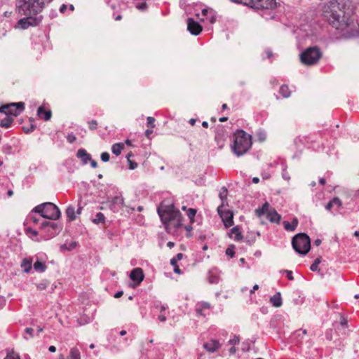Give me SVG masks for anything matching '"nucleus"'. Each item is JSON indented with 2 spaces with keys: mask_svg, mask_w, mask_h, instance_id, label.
<instances>
[{
  "mask_svg": "<svg viewBox=\"0 0 359 359\" xmlns=\"http://www.w3.org/2000/svg\"><path fill=\"white\" fill-rule=\"evenodd\" d=\"M196 212H197V210L195 208H188L187 209V215L188 216L191 224H193L194 222Z\"/></svg>",
  "mask_w": 359,
  "mask_h": 359,
  "instance_id": "37",
  "label": "nucleus"
},
{
  "mask_svg": "<svg viewBox=\"0 0 359 359\" xmlns=\"http://www.w3.org/2000/svg\"><path fill=\"white\" fill-rule=\"evenodd\" d=\"M34 211L41 214L43 219L55 220L60 218V211L53 203H43L34 207Z\"/></svg>",
  "mask_w": 359,
  "mask_h": 359,
  "instance_id": "7",
  "label": "nucleus"
},
{
  "mask_svg": "<svg viewBox=\"0 0 359 359\" xmlns=\"http://www.w3.org/2000/svg\"><path fill=\"white\" fill-rule=\"evenodd\" d=\"M227 135L224 126L218 125L215 129V141L219 149H222L226 140Z\"/></svg>",
  "mask_w": 359,
  "mask_h": 359,
  "instance_id": "13",
  "label": "nucleus"
},
{
  "mask_svg": "<svg viewBox=\"0 0 359 359\" xmlns=\"http://www.w3.org/2000/svg\"><path fill=\"white\" fill-rule=\"evenodd\" d=\"M30 124L28 126H24L22 127V130L25 133H29L31 132H33L36 126L34 124V118H29Z\"/></svg>",
  "mask_w": 359,
  "mask_h": 359,
  "instance_id": "36",
  "label": "nucleus"
},
{
  "mask_svg": "<svg viewBox=\"0 0 359 359\" xmlns=\"http://www.w3.org/2000/svg\"><path fill=\"white\" fill-rule=\"evenodd\" d=\"M234 141L231 147L233 152L241 156L247 153L252 147V137L243 130H238L234 133Z\"/></svg>",
  "mask_w": 359,
  "mask_h": 359,
  "instance_id": "4",
  "label": "nucleus"
},
{
  "mask_svg": "<svg viewBox=\"0 0 359 359\" xmlns=\"http://www.w3.org/2000/svg\"><path fill=\"white\" fill-rule=\"evenodd\" d=\"M331 202L334 206H337V208H340L342 205L341 201L338 197H334L331 200Z\"/></svg>",
  "mask_w": 359,
  "mask_h": 359,
  "instance_id": "45",
  "label": "nucleus"
},
{
  "mask_svg": "<svg viewBox=\"0 0 359 359\" xmlns=\"http://www.w3.org/2000/svg\"><path fill=\"white\" fill-rule=\"evenodd\" d=\"M269 203H265L261 208L257 209L256 212H257V215L261 216L265 213L267 214V212L269 211Z\"/></svg>",
  "mask_w": 359,
  "mask_h": 359,
  "instance_id": "38",
  "label": "nucleus"
},
{
  "mask_svg": "<svg viewBox=\"0 0 359 359\" xmlns=\"http://www.w3.org/2000/svg\"><path fill=\"white\" fill-rule=\"evenodd\" d=\"M123 205V198L121 196H116L114 197L110 203V209L116 212H118Z\"/></svg>",
  "mask_w": 359,
  "mask_h": 359,
  "instance_id": "17",
  "label": "nucleus"
},
{
  "mask_svg": "<svg viewBox=\"0 0 359 359\" xmlns=\"http://www.w3.org/2000/svg\"><path fill=\"white\" fill-rule=\"evenodd\" d=\"M158 318L161 322H165L166 320V316H165V314H163L162 313H161V314L158 316Z\"/></svg>",
  "mask_w": 359,
  "mask_h": 359,
  "instance_id": "64",
  "label": "nucleus"
},
{
  "mask_svg": "<svg viewBox=\"0 0 359 359\" xmlns=\"http://www.w3.org/2000/svg\"><path fill=\"white\" fill-rule=\"evenodd\" d=\"M13 121V118L10 116H7L4 118H3L0 122V126L2 128H8L11 126V124Z\"/></svg>",
  "mask_w": 359,
  "mask_h": 359,
  "instance_id": "33",
  "label": "nucleus"
},
{
  "mask_svg": "<svg viewBox=\"0 0 359 359\" xmlns=\"http://www.w3.org/2000/svg\"><path fill=\"white\" fill-rule=\"evenodd\" d=\"M221 346L218 340L211 339L203 344V348L209 353H214L220 348Z\"/></svg>",
  "mask_w": 359,
  "mask_h": 359,
  "instance_id": "19",
  "label": "nucleus"
},
{
  "mask_svg": "<svg viewBox=\"0 0 359 359\" xmlns=\"http://www.w3.org/2000/svg\"><path fill=\"white\" fill-rule=\"evenodd\" d=\"M4 359H20V358L18 353L15 352L13 350H11L7 352L6 356Z\"/></svg>",
  "mask_w": 359,
  "mask_h": 359,
  "instance_id": "40",
  "label": "nucleus"
},
{
  "mask_svg": "<svg viewBox=\"0 0 359 359\" xmlns=\"http://www.w3.org/2000/svg\"><path fill=\"white\" fill-rule=\"evenodd\" d=\"M219 198L223 201L224 200L226 199L227 196V189L226 187H223L222 189V191L219 192Z\"/></svg>",
  "mask_w": 359,
  "mask_h": 359,
  "instance_id": "44",
  "label": "nucleus"
},
{
  "mask_svg": "<svg viewBox=\"0 0 359 359\" xmlns=\"http://www.w3.org/2000/svg\"><path fill=\"white\" fill-rule=\"evenodd\" d=\"M234 248L235 246L233 245H229L226 250V255L230 257H233L235 255Z\"/></svg>",
  "mask_w": 359,
  "mask_h": 359,
  "instance_id": "42",
  "label": "nucleus"
},
{
  "mask_svg": "<svg viewBox=\"0 0 359 359\" xmlns=\"http://www.w3.org/2000/svg\"><path fill=\"white\" fill-rule=\"evenodd\" d=\"M210 309V304L208 302H201L196 304V312L198 314V316L205 317L209 312L208 311Z\"/></svg>",
  "mask_w": 359,
  "mask_h": 359,
  "instance_id": "18",
  "label": "nucleus"
},
{
  "mask_svg": "<svg viewBox=\"0 0 359 359\" xmlns=\"http://www.w3.org/2000/svg\"><path fill=\"white\" fill-rule=\"evenodd\" d=\"M279 93L285 98H287L290 96L291 92L288 86L282 85L279 90Z\"/></svg>",
  "mask_w": 359,
  "mask_h": 359,
  "instance_id": "35",
  "label": "nucleus"
},
{
  "mask_svg": "<svg viewBox=\"0 0 359 359\" xmlns=\"http://www.w3.org/2000/svg\"><path fill=\"white\" fill-rule=\"evenodd\" d=\"M47 287V284L45 282L40 283L37 285V289L39 290H44Z\"/></svg>",
  "mask_w": 359,
  "mask_h": 359,
  "instance_id": "56",
  "label": "nucleus"
},
{
  "mask_svg": "<svg viewBox=\"0 0 359 359\" xmlns=\"http://www.w3.org/2000/svg\"><path fill=\"white\" fill-rule=\"evenodd\" d=\"M25 103L23 102H11L3 104L0 107V112L7 116H18L25 110Z\"/></svg>",
  "mask_w": 359,
  "mask_h": 359,
  "instance_id": "10",
  "label": "nucleus"
},
{
  "mask_svg": "<svg viewBox=\"0 0 359 359\" xmlns=\"http://www.w3.org/2000/svg\"><path fill=\"white\" fill-rule=\"evenodd\" d=\"M187 29L193 35H198L203 30L202 26L193 18L187 20Z\"/></svg>",
  "mask_w": 359,
  "mask_h": 359,
  "instance_id": "15",
  "label": "nucleus"
},
{
  "mask_svg": "<svg viewBox=\"0 0 359 359\" xmlns=\"http://www.w3.org/2000/svg\"><path fill=\"white\" fill-rule=\"evenodd\" d=\"M67 140L69 143L72 144L76 140V137L73 133H71L67 135Z\"/></svg>",
  "mask_w": 359,
  "mask_h": 359,
  "instance_id": "48",
  "label": "nucleus"
},
{
  "mask_svg": "<svg viewBox=\"0 0 359 359\" xmlns=\"http://www.w3.org/2000/svg\"><path fill=\"white\" fill-rule=\"evenodd\" d=\"M65 213L67 215L68 222H72L76 219L75 207L73 205H68V207L66 209Z\"/></svg>",
  "mask_w": 359,
  "mask_h": 359,
  "instance_id": "26",
  "label": "nucleus"
},
{
  "mask_svg": "<svg viewBox=\"0 0 359 359\" xmlns=\"http://www.w3.org/2000/svg\"><path fill=\"white\" fill-rule=\"evenodd\" d=\"M44 220L42 216H41V214H39L38 212L34 211V208L33 210L30 212V213L27 215L25 226H35L36 225L41 226V222Z\"/></svg>",
  "mask_w": 359,
  "mask_h": 359,
  "instance_id": "14",
  "label": "nucleus"
},
{
  "mask_svg": "<svg viewBox=\"0 0 359 359\" xmlns=\"http://www.w3.org/2000/svg\"><path fill=\"white\" fill-rule=\"evenodd\" d=\"M25 18H21L18 22V25L23 29H27L29 27L37 26L40 24L42 20L41 15H23Z\"/></svg>",
  "mask_w": 359,
  "mask_h": 359,
  "instance_id": "11",
  "label": "nucleus"
},
{
  "mask_svg": "<svg viewBox=\"0 0 359 359\" xmlns=\"http://www.w3.org/2000/svg\"><path fill=\"white\" fill-rule=\"evenodd\" d=\"M92 222L95 224H104L105 222V217L103 213L102 212H97L95 215V218L92 219Z\"/></svg>",
  "mask_w": 359,
  "mask_h": 359,
  "instance_id": "34",
  "label": "nucleus"
},
{
  "mask_svg": "<svg viewBox=\"0 0 359 359\" xmlns=\"http://www.w3.org/2000/svg\"><path fill=\"white\" fill-rule=\"evenodd\" d=\"M267 219L273 223L279 224L280 222L281 216L277 212L275 209H272L267 212Z\"/></svg>",
  "mask_w": 359,
  "mask_h": 359,
  "instance_id": "23",
  "label": "nucleus"
},
{
  "mask_svg": "<svg viewBox=\"0 0 359 359\" xmlns=\"http://www.w3.org/2000/svg\"><path fill=\"white\" fill-rule=\"evenodd\" d=\"M202 15L204 17H205L206 19L208 20L211 24H213L215 22L216 16L215 14V11L212 9L203 8L202 10Z\"/></svg>",
  "mask_w": 359,
  "mask_h": 359,
  "instance_id": "24",
  "label": "nucleus"
},
{
  "mask_svg": "<svg viewBox=\"0 0 359 359\" xmlns=\"http://www.w3.org/2000/svg\"><path fill=\"white\" fill-rule=\"evenodd\" d=\"M89 129L92 131L97 129L98 123L95 120H91L88 122Z\"/></svg>",
  "mask_w": 359,
  "mask_h": 359,
  "instance_id": "43",
  "label": "nucleus"
},
{
  "mask_svg": "<svg viewBox=\"0 0 359 359\" xmlns=\"http://www.w3.org/2000/svg\"><path fill=\"white\" fill-rule=\"evenodd\" d=\"M144 278V275L142 268H135L130 272V278L135 283L136 285H139Z\"/></svg>",
  "mask_w": 359,
  "mask_h": 359,
  "instance_id": "16",
  "label": "nucleus"
},
{
  "mask_svg": "<svg viewBox=\"0 0 359 359\" xmlns=\"http://www.w3.org/2000/svg\"><path fill=\"white\" fill-rule=\"evenodd\" d=\"M34 227L35 226H27L25 228V232L30 238L36 241L37 238H40V231H38Z\"/></svg>",
  "mask_w": 359,
  "mask_h": 359,
  "instance_id": "22",
  "label": "nucleus"
},
{
  "mask_svg": "<svg viewBox=\"0 0 359 359\" xmlns=\"http://www.w3.org/2000/svg\"><path fill=\"white\" fill-rule=\"evenodd\" d=\"M128 163H129V168L130 170H134L135 168H136L137 167V163L135 162L129 161Z\"/></svg>",
  "mask_w": 359,
  "mask_h": 359,
  "instance_id": "60",
  "label": "nucleus"
},
{
  "mask_svg": "<svg viewBox=\"0 0 359 359\" xmlns=\"http://www.w3.org/2000/svg\"><path fill=\"white\" fill-rule=\"evenodd\" d=\"M2 151L6 154H10L12 152V147L9 144H5L2 147Z\"/></svg>",
  "mask_w": 359,
  "mask_h": 359,
  "instance_id": "50",
  "label": "nucleus"
},
{
  "mask_svg": "<svg viewBox=\"0 0 359 359\" xmlns=\"http://www.w3.org/2000/svg\"><path fill=\"white\" fill-rule=\"evenodd\" d=\"M37 116L41 119L49 121L52 116V112L50 109H46L44 106H40L37 109Z\"/></svg>",
  "mask_w": 359,
  "mask_h": 359,
  "instance_id": "20",
  "label": "nucleus"
},
{
  "mask_svg": "<svg viewBox=\"0 0 359 359\" xmlns=\"http://www.w3.org/2000/svg\"><path fill=\"white\" fill-rule=\"evenodd\" d=\"M191 224H189V225H186V226H184V229H185V230H186V231H187V237H188V238H189V237H191V236H192V234H191V231H192L193 228H192Z\"/></svg>",
  "mask_w": 359,
  "mask_h": 359,
  "instance_id": "53",
  "label": "nucleus"
},
{
  "mask_svg": "<svg viewBox=\"0 0 359 359\" xmlns=\"http://www.w3.org/2000/svg\"><path fill=\"white\" fill-rule=\"evenodd\" d=\"M284 273H286V276H287L288 280H294V277H293L292 271L285 270Z\"/></svg>",
  "mask_w": 359,
  "mask_h": 359,
  "instance_id": "55",
  "label": "nucleus"
},
{
  "mask_svg": "<svg viewBox=\"0 0 359 359\" xmlns=\"http://www.w3.org/2000/svg\"><path fill=\"white\" fill-rule=\"evenodd\" d=\"M33 267L36 271L44 272L46 269V265L44 262L37 260L33 265Z\"/></svg>",
  "mask_w": 359,
  "mask_h": 359,
  "instance_id": "32",
  "label": "nucleus"
},
{
  "mask_svg": "<svg viewBox=\"0 0 359 359\" xmlns=\"http://www.w3.org/2000/svg\"><path fill=\"white\" fill-rule=\"evenodd\" d=\"M124 149L123 143H115L111 147V151L116 156H118L121 154V151Z\"/></svg>",
  "mask_w": 359,
  "mask_h": 359,
  "instance_id": "31",
  "label": "nucleus"
},
{
  "mask_svg": "<svg viewBox=\"0 0 359 359\" xmlns=\"http://www.w3.org/2000/svg\"><path fill=\"white\" fill-rule=\"evenodd\" d=\"M158 213L169 233L175 235L182 226L183 216L173 205H168L163 210L158 208Z\"/></svg>",
  "mask_w": 359,
  "mask_h": 359,
  "instance_id": "1",
  "label": "nucleus"
},
{
  "mask_svg": "<svg viewBox=\"0 0 359 359\" xmlns=\"http://www.w3.org/2000/svg\"><path fill=\"white\" fill-rule=\"evenodd\" d=\"M230 238H233L236 241H240L243 239V236L238 226L233 227L229 233Z\"/></svg>",
  "mask_w": 359,
  "mask_h": 359,
  "instance_id": "21",
  "label": "nucleus"
},
{
  "mask_svg": "<svg viewBox=\"0 0 359 359\" xmlns=\"http://www.w3.org/2000/svg\"><path fill=\"white\" fill-rule=\"evenodd\" d=\"M137 8H138L140 11H144L147 8V5L146 3H142L137 5Z\"/></svg>",
  "mask_w": 359,
  "mask_h": 359,
  "instance_id": "57",
  "label": "nucleus"
},
{
  "mask_svg": "<svg viewBox=\"0 0 359 359\" xmlns=\"http://www.w3.org/2000/svg\"><path fill=\"white\" fill-rule=\"evenodd\" d=\"M282 177L284 180H287V181H289L290 180V176L288 173V172L286 170V167H285L283 169V171H282Z\"/></svg>",
  "mask_w": 359,
  "mask_h": 359,
  "instance_id": "52",
  "label": "nucleus"
},
{
  "mask_svg": "<svg viewBox=\"0 0 359 359\" xmlns=\"http://www.w3.org/2000/svg\"><path fill=\"white\" fill-rule=\"evenodd\" d=\"M109 158H110V156H109V153L103 152L101 154V159L102 161L107 162V161H109Z\"/></svg>",
  "mask_w": 359,
  "mask_h": 359,
  "instance_id": "54",
  "label": "nucleus"
},
{
  "mask_svg": "<svg viewBox=\"0 0 359 359\" xmlns=\"http://www.w3.org/2000/svg\"><path fill=\"white\" fill-rule=\"evenodd\" d=\"M208 280H209L210 283L216 284V283H218V282H219V277L217 275H216L213 273H210L209 276H208Z\"/></svg>",
  "mask_w": 359,
  "mask_h": 359,
  "instance_id": "41",
  "label": "nucleus"
},
{
  "mask_svg": "<svg viewBox=\"0 0 359 359\" xmlns=\"http://www.w3.org/2000/svg\"><path fill=\"white\" fill-rule=\"evenodd\" d=\"M298 224V220L296 218H294L292 222H289L287 221H285L283 222V226L285 230L293 231L295 230Z\"/></svg>",
  "mask_w": 359,
  "mask_h": 359,
  "instance_id": "30",
  "label": "nucleus"
},
{
  "mask_svg": "<svg viewBox=\"0 0 359 359\" xmlns=\"http://www.w3.org/2000/svg\"><path fill=\"white\" fill-rule=\"evenodd\" d=\"M270 302L274 307H280L283 304L282 297L280 292H276L273 296L270 298Z\"/></svg>",
  "mask_w": 359,
  "mask_h": 359,
  "instance_id": "27",
  "label": "nucleus"
},
{
  "mask_svg": "<svg viewBox=\"0 0 359 359\" xmlns=\"http://www.w3.org/2000/svg\"><path fill=\"white\" fill-rule=\"evenodd\" d=\"M53 0H16L20 15H39Z\"/></svg>",
  "mask_w": 359,
  "mask_h": 359,
  "instance_id": "3",
  "label": "nucleus"
},
{
  "mask_svg": "<svg viewBox=\"0 0 359 359\" xmlns=\"http://www.w3.org/2000/svg\"><path fill=\"white\" fill-rule=\"evenodd\" d=\"M83 210V206L81 205V201H80L78 204V208L76 211V215H81Z\"/></svg>",
  "mask_w": 359,
  "mask_h": 359,
  "instance_id": "61",
  "label": "nucleus"
},
{
  "mask_svg": "<svg viewBox=\"0 0 359 359\" xmlns=\"http://www.w3.org/2000/svg\"><path fill=\"white\" fill-rule=\"evenodd\" d=\"M170 264L173 266V271L175 273L181 274L182 272L177 265V262L173 263L172 262V259H170Z\"/></svg>",
  "mask_w": 359,
  "mask_h": 359,
  "instance_id": "46",
  "label": "nucleus"
},
{
  "mask_svg": "<svg viewBox=\"0 0 359 359\" xmlns=\"http://www.w3.org/2000/svg\"><path fill=\"white\" fill-rule=\"evenodd\" d=\"M67 359H81L80 351L76 347L70 348L69 355L67 356Z\"/></svg>",
  "mask_w": 359,
  "mask_h": 359,
  "instance_id": "29",
  "label": "nucleus"
},
{
  "mask_svg": "<svg viewBox=\"0 0 359 359\" xmlns=\"http://www.w3.org/2000/svg\"><path fill=\"white\" fill-rule=\"evenodd\" d=\"M292 245L296 252L306 255L311 248L310 238L304 233H299L292 238Z\"/></svg>",
  "mask_w": 359,
  "mask_h": 359,
  "instance_id": "8",
  "label": "nucleus"
},
{
  "mask_svg": "<svg viewBox=\"0 0 359 359\" xmlns=\"http://www.w3.org/2000/svg\"><path fill=\"white\" fill-rule=\"evenodd\" d=\"M32 258H25L22 259L21 262V267L23 269L24 272L29 273L32 269Z\"/></svg>",
  "mask_w": 359,
  "mask_h": 359,
  "instance_id": "28",
  "label": "nucleus"
},
{
  "mask_svg": "<svg viewBox=\"0 0 359 359\" xmlns=\"http://www.w3.org/2000/svg\"><path fill=\"white\" fill-rule=\"evenodd\" d=\"M339 4L337 0H331L323 6V14L329 23L334 28L339 29L348 25V22L341 20Z\"/></svg>",
  "mask_w": 359,
  "mask_h": 359,
  "instance_id": "2",
  "label": "nucleus"
},
{
  "mask_svg": "<svg viewBox=\"0 0 359 359\" xmlns=\"http://www.w3.org/2000/svg\"><path fill=\"white\" fill-rule=\"evenodd\" d=\"M76 156L81 159L84 164H86L89 161H91V156L84 149H79L77 151Z\"/></svg>",
  "mask_w": 359,
  "mask_h": 359,
  "instance_id": "25",
  "label": "nucleus"
},
{
  "mask_svg": "<svg viewBox=\"0 0 359 359\" xmlns=\"http://www.w3.org/2000/svg\"><path fill=\"white\" fill-rule=\"evenodd\" d=\"M184 257V255L181 252L177 254L175 257H173L172 259V262L175 263L178 261L181 260Z\"/></svg>",
  "mask_w": 359,
  "mask_h": 359,
  "instance_id": "51",
  "label": "nucleus"
},
{
  "mask_svg": "<svg viewBox=\"0 0 359 359\" xmlns=\"http://www.w3.org/2000/svg\"><path fill=\"white\" fill-rule=\"evenodd\" d=\"M147 126L148 127H149L151 128H154L155 127V124H154L155 118L154 117L149 116V117H147Z\"/></svg>",
  "mask_w": 359,
  "mask_h": 359,
  "instance_id": "47",
  "label": "nucleus"
},
{
  "mask_svg": "<svg viewBox=\"0 0 359 359\" xmlns=\"http://www.w3.org/2000/svg\"><path fill=\"white\" fill-rule=\"evenodd\" d=\"M25 333L29 335V337H33L34 330L32 327H27L25 330Z\"/></svg>",
  "mask_w": 359,
  "mask_h": 359,
  "instance_id": "59",
  "label": "nucleus"
},
{
  "mask_svg": "<svg viewBox=\"0 0 359 359\" xmlns=\"http://www.w3.org/2000/svg\"><path fill=\"white\" fill-rule=\"evenodd\" d=\"M39 228L40 229V238L36 239V241L38 242L42 240L48 241L53 238L59 234L62 227V225L56 222L43 220Z\"/></svg>",
  "mask_w": 359,
  "mask_h": 359,
  "instance_id": "5",
  "label": "nucleus"
},
{
  "mask_svg": "<svg viewBox=\"0 0 359 359\" xmlns=\"http://www.w3.org/2000/svg\"><path fill=\"white\" fill-rule=\"evenodd\" d=\"M306 333H307V332L306 330H299L295 332L294 334L298 337H300L301 335L306 334Z\"/></svg>",
  "mask_w": 359,
  "mask_h": 359,
  "instance_id": "58",
  "label": "nucleus"
},
{
  "mask_svg": "<svg viewBox=\"0 0 359 359\" xmlns=\"http://www.w3.org/2000/svg\"><path fill=\"white\" fill-rule=\"evenodd\" d=\"M245 241L246 243H248L249 245H252L255 243V238H249L248 236H246V238H245Z\"/></svg>",
  "mask_w": 359,
  "mask_h": 359,
  "instance_id": "62",
  "label": "nucleus"
},
{
  "mask_svg": "<svg viewBox=\"0 0 359 359\" xmlns=\"http://www.w3.org/2000/svg\"><path fill=\"white\" fill-rule=\"evenodd\" d=\"M240 341V338L238 336L234 335L233 338L230 339L229 341V344L231 345H236L238 344Z\"/></svg>",
  "mask_w": 359,
  "mask_h": 359,
  "instance_id": "49",
  "label": "nucleus"
},
{
  "mask_svg": "<svg viewBox=\"0 0 359 359\" xmlns=\"http://www.w3.org/2000/svg\"><path fill=\"white\" fill-rule=\"evenodd\" d=\"M223 203L217 208V212L221 217L223 224L226 228H229L233 225V215L229 210H224Z\"/></svg>",
  "mask_w": 359,
  "mask_h": 359,
  "instance_id": "12",
  "label": "nucleus"
},
{
  "mask_svg": "<svg viewBox=\"0 0 359 359\" xmlns=\"http://www.w3.org/2000/svg\"><path fill=\"white\" fill-rule=\"evenodd\" d=\"M236 4H244L255 9H273L276 6V0H230Z\"/></svg>",
  "mask_w": 359,
  "mask_h": 359,
  "instance_id": "9",
  "label": "nucleus"
},
{
  "mask_svg": "<svg viewBox=\"0 0 359 359\" xmlns=\"http://www.w3.org/2000/svg\"><path fill=\"white\" fill-rule=\"evenodd\" d=\"M300 61L307 66L316 65L323 57V52L317 46L306 48L299 55Z\"/></svg>",
  "mask_w": 359,
  "mask_h": 359,
  "instance_id": "6",
  "label": "nucleus"
},
{
  "mask_svg": "<svg viewBox=\"0 0 359 359\" xmlns=\"http://www.w3.org/2000/svg\"><path fill=\"white\" fill-rule=\"evenodd\" d=\"M152 133H153V130H152V128H151V129H148V130H147L145 131V136H146L147 138L150 139V138H151V137H150V136H151V135Z\"/></svg>",
  "mask_w": 359,
  "mask_h": 359,
  "instance_id": "63",
  "label": "nucleus"
},
{
  "mask_svg": "<svg viewBox=\"0 0 359 359\" xmlns=\"http://www.w3.org/2000/svg\"><path fill=\"white\" fill-rule=\"evenodd\" d=\"M321 259H322L321 257H318L314 260L313 263L310 266V269L312 271H319L318 265L320 264Z\"/></svg>",
  "mask_w": 359,
  "mask_h": 359,
  "instance_id": "39",
  "label": "nucleus"
}]
</instances>
